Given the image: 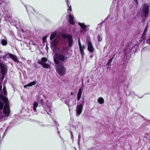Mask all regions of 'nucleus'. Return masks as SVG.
Returning a JSON list of instances; mask_svg holds the SVG:
<instances>
[{"mask_svg": "<svg viewBox=\"0 0 150 150\" xmlns=\"http://www.w3.org/2000/svg\"><path fill=\"white\" fill-rule=\"evenodd\" d=\"M27 10V12H28V11H31V10H33L34 11H35L34 9L31 6H25Z\"/></svg>", "mask_w": 150, "mask_h": 150, "instance_id": "aec40b11", "label": "nucleus"}, {"mask_svg": "<svg viewBox=\"0 0 150 150\" xmlns=\"http://www.w3.org/2000/svg\"><path fill=\"white\" fill-rule=\"evenodd\" d=\"M98 103L100 104H102L104 103V100L102 97L99 98L98 100Z\"/></svg>", "mask_w": 150, "mask_h": 150, "instance_id": "6ab92c4d", "label": "nucleus"}, {"mask_svg": "<svg viewBox=\"0 0 150 150\" xmlns=\"http://www.w3.org/2000/svg\"><path fill=\"white\" fill-rule=\"evenodd\" d=\"M73 93L72 92H71V95H73Z\"/></svg>", "mask_w": 150, "mask_h": 150, "instance_id": "a19ab883", "label": "nucleus"}, {"mask_svg": "<svg viewBox=\"0 0 150 150\" xmlns=\"http://www.w3.org/2000/svg\"><path fill=\"white\" fill-rule=\"evenodd\" d=\"M65 103L69 106H69L71 105L70 104V103H69L68 102H65ZM69 110L70 111V109L69 108Z\"/></svg>", "mask_w": 150, "mask_h": 150, "instance_id": "bb28decb", "label": "nucleus"}, {"mask_svg": "<svg viewBox=\"0 0 150 150\" xmlns=\"http://www.w3.org/2000/svg\"><path fill=\"white\" fill-rule=\"evenodd\" d=\"M31 61L30 60H28L27 61V63L28 64H31Z\"/></svg>", "mask_w": 150, "mask_h": 150, "instance_id": "473e14b6", "label": "nucleus"}, {"mask_svg": "<svg viewBox=\"0 0 150 150\" xmlns=\"http://www.w3.org/2000/svg\"><path fill=\"white\" fill-rule=\"evenodd\" d=\"M37 82L36 81H34L33 82H31L29 83L27 85H26L24 86V88H26L28 87L31 86H32L35 85L36 84H37Z\"/></svg>", "mask_w": 150, "mask_h": 150, "instance_id": "f8f14e48", "label": "nucleus"}, {"mask_svg": "<svg viewBox=\"0 0 150 150\" xmlns=\"http://www.w3.org/2000/svg\"><path fill=\"white\" fill-rule=\"evenodd\" d=\"M71 138L72 140H73L74 136L72 133L71 132Z\"/></svg>", "mask_w": 150, "mask_h": 150, "instance_id": "2f4dec72", "label": "nucleus"}, {"mask_svg": "<svg viewBox=\"0 0 150 150\" xmlns=\"http://www.w3.org/2000/svg\"><path fill=\"white\" fill-rule=\"evenodd\" d=\"M56 35L57 33L55 32H54L52 34L50 38V39L51 40V47L53 50L55 49L56 48L58 43L57 40L55 38Z\"/></svg>", "mask_w": 150, "mask_h": 150, "instance_id": "39448f33", "label": "nucleus"}, {"mask_svg": "<svg viewBox=\"0 0 150 150\" xmlns=\"http://www.w3.org/2000/svg\"><path fill=\"white\" fill-rule=\"evenodd\" d=\"M118 81L119 82H120V83H121L122 82V81L121 79V76H120L118 77Z\"/></svg>", "mask_w": 150, "mask_h": 150, "instance_id": "a878e982", "label": "nucleus"}, {"mask_svg": "<svg viewBox=\"0 0 150 150\" xmlns=\"http://www.w3.org/2000/svg\"><path fill=\"white\" fill-rule=\"evenodd\" d=\"M1 43L3 45H6L7 44V42L6 40L2 39L1 40Z\"/></svg>", "mask_w": 150, "mask_h": 150, "instance_id": "412c9836", "label": "nucleus"}, {"mask_svg": "<svg viewBox=\"0 0 150 150\" xmlns=\"http://www.w3.org/2000/svg\"><path fill=\"white\" fill-rule=\"evenodd\" d=\"M0 98L3 100L4 103H5V105L3 108L4 103L0 101V115L2 118L0 120H2L3 119L4 117H8L9 116L10 111L8 99L2 94L0 95Z\"/></svg>", "mask_w": 150, "mask_h": 150, "instance_id": "7ed1b4c3", "label": "nucleus"}, {"mask_svg": "<svg viewBox=\"0 0 150 150\" xmlns=\"http://www.w3.org/2000/svg\"><path fill=\"white\" fill-rule=\"evenodd\" d=\"M120 99H121V98H120Z\"/></svg>", "mask_w": 150, "mask_h": 150, "instance_id": "c03bdc74", "label": "nucleus"}, {"mask_svg": "<svg viewBox=\"0 0 150 150\" xmlns=\"http://www.w3.org/2000/svg\"><path fill=\"white\" fill-rule=\"evenodd\" d=\"M12 55V54L11 53L6 54L3 57V59H6L7 58H8L9 57L11 58V56Z\"/></svg>", "mask_w": 150, "mask_h": 150, "instance_id": "a211bd4d", "label": "nucleus"}, {"mask_svg": "<svg viewBox=\"0 0 150 150\" xmlns=\"http://www.w3.org/2000/svg\"><path fill=\"white\" fill-rule=\"evenodd\" d=\"M102 37L101 35H99L98 36V42H101L102 40Z\"/></svg>", "mask_w": 150, "mask_h": 150, "instance_id": "5701e85b", "label": "nucleus"}, {"mask_svg": "<svg viewBox=\"0 0 150 150\" xmlns=\"http://www.w3.org/2000/svg\"><path fill=\"white\" fill-rule=\"evenodd\" d=\"M54 123L56 125H58V126H59V124H57V122L56 121H54Z\"/></svg>", "mask_w": 150, "mask_h": 150, "instance_id": "f704fd0d", "label": "nucleus"}, {"mask_svg": "<svg viewBox=\"0 0 150 150\" xmlns=\"http://www.w3.org/2000/svg\"><path fill=\"white\" fill-rule=\"evenodd\" d=\"M11 58L14 61L17 63L19 62L17 57L15 55L12 54V55L11 57Z\"/></svg>", "mask_w": 150, "mask_h": 150, "instance_id": "2eb2a0df", "label": "nucleus"}, {"mask_svg": "<svg viewBox=\"0 0 150 150\" xmlns=\"http://www.w3.org/2000/svg\"><path fill=\"white\" fill-rule=\"evenodd\" d=\"M80 137H81V135H80V134L79 133V135L78 139L79 142V141L80 139Z\"/></svg>", "mask_w": 150, "mask_h": 150, "instance_id": "72a5a7b5", "label": "nucleus"}, {"mask_svg": "<svg viewBox=\"0 0 150 150\" xmlns=\"http://www.w3.org/2000/svg\"><path fill=\"white\" fill-rule=\"evenodd\" d=\"M85 103L84 98H83L79 102H78V105H77L76 110V115L78 117L81 113Z\"/></svg>", "mask_w": 150, "mask_h": 150, "instance_id": "20e7f679", "label": "nucleus"}, {"mask_svg": "<svg viewBox=\"0 0 150 150\" xmlns=\"http://www.w3.org/2000/svg\"><path fill=\"white\" fill-rule=\"evenodd\" d=\"M38 63L41 64L44 68H47L50 67V65L49 63L50 62L48 61L46 58L42 57L40 61L38 62Z\"/></svg>", "mask_w": 150, "mask_h": 150, "instance_id": "6e6552de", "label": "nucleus"}, {"mask_svg": "<svg viewBox=\"0 0 150 150\" xmlns=\"http://www.w3.org/2000/svg\"><path fill=\"white\" fill-rule=\"evenodd\" d=\"M113 59V57H112L109 59V60L108 62V64H110V63L112 62Z\"/></svg>", "mask_w": 150, "mask_h": 150, "instance_id": "c85d7f7f", "label": "nucleus"}, {"mask_svg": "<svg viewBox=\"0 0 150 150\" xmlns=\"http://www.w3.org/2000/svg\"><path fill=\"white\" fill-rule=\"evenodd\" d=\"M86 42L88 45V50L91 53L94 52V49L91 43V42L89 38H87Z\"/></svg>", "mask_w": 150, "mask_h": 150, "instance_id": "9d476101", "label": "nucleus"}, {"mask_svg": "<svg viewBox=\"0 0 150 150\" xmlns=\"http://www.w3.org/2000/svg\"><path fill=\"white\" fill-rule=\"evenodd\" d=\"M6 129H4L3 128L0 129V140L2 138L3 136V134L4 133V131H6Z\"/></svg>", "mask_w": 150, "mask_h": 150, "instance_id": "4468645a", "label": "nucleus"}, {"mask_svg": "<svg viewBox=\"0 0 150 150\" xmlns=\"http://www.w3.org/2000/svg\"><path fill=\"white\" fill-rule=\"evenodd\" d=\"M146 30H144L143 33V35H142V36H145L146 34Z\"/></svg>", "mask_w": 150, "mask_h": 150, "instance_id": "cd10ccee", "label": "nucleus"}, {"mask_svg": "<svg viewBox=\"0 0 150 150\" xmlns=\"http://www.w3.org/2000/svg\"><path fill=\"white\" fill-rule=\"evenodd\" d=\"M46 38H47V36H45V37H43L42 38V40H45L46 39Z\"/></svg>", "mask_w": 150, "mask_h": 150, "instance_id": "c9c22d12", "label": "nucleus"}, {"mask_svg": "<svg viewBox=\"0 0 150 150\" xmlns=\"http://www.w3.org/2000/svg\"><path fill=\"white\" fill-rule=\"evenodd\" d=\"M3 66L5 68H6L5 66H4V65H3V64H0V67H1V66Z\"/></svg>", "mask_w": 150, "mask_h": 150, "instance_id": "4c0bfd02", "label": "nucleus"}, {"mask_svg": "<svg viewBox=\"0 0 150 150\" xmlns=\"http://www.w3.org/2000/svg\"><path fill=\"white\" fill-rule=\"evenodd\" d=\"M80 48L84 50L86 48V47L84 45H83L82 46L81 45V46H80Z\"/></svg>", "mask_w": 150, "mask_h": 150, "instance_id": "393cba45", "label": "nucleus"}, {"mask_svg": "<svg viewBox=\"0 0 150 150\" xmlns=\"http://www.w3.org/2000/svg\"><path fill=\"white\" fill-rule=\"evenodd\" d=\"M37 100L38 102L35 101L33 104V109L35 114H37L36 108L38 107V103H39L42 105V108H44L43 110H41V112L44 113L47 112L48 114L50 115V104L49 101L47 100L45 103H44L43 102V100L39 96L37 97Z\"/></svg>", "mask_w": 150, "mask_h": 150, "instance_id": "f03ea898", "label": "nucleus"}, {"mask_svg": "<svg viewBox=\"0 0 150 150\" xmlns=\"http://www.w3.org/2000/svg\"><path fill=\"white\" fill-rule=\"evenodd\" d=\"M4 17H6V16H4Z\"/></svg>", "mask_w": 150, "mask_h": 150, "instance_id": "79ce46f5", "label": "nucleus"}, {"mask_svg": "<svg viewBox=\"0 0 150 150\" xmlns=\"http://www.w3.org/2000/svg\"><path fill=\"white\" fill-rule=\"evenodd\" d=\"M22 31H23V30H22Z\"/></svg>", "mask_w": 150, "mask_h": 150, "instance_id": "37998d69", "label": "nucleus"}, {"mask_svg": "<svg viewBox=\"0 0 150 150\" xmlns=\"http://www.w3.org/2000/svg\"><path fill=\"white\" fill-rule=\"evenodd\" d=\"M5 89H6V87L5 86H4L3 87V90H5Z\"/></svg>", "mask_w": 150, "mask_h": 150, "instance_id": "ea45409f", "label": "nucleus"}, {"mask_svg": "<svg viewBox=\"0 0 150 150\" xmlns=\"http://www.w3.org/2000/svg\"><path fill=\"white\" fill-rule=\"evenodd\" d=\"M3 93L4 95H6L7 93V91L6 89L5 90H3Z\"/></svg>", "mask_w": 150, "mask_h": 150, "instance_id": "b1692460", "label": "nucleus"}, {"mask_svg": "<svg viewBox=\"0 0 150 150\" xmlns=\"http://www.w3.org/2000/svg\"><path fill=\"white\" fill-rule=\"evenodd\" d=\"M82 92V88H80L79 89V91L77 94V99L78 101H79L81 98Z\"/></svg>", "mask_w": 150, "mask_h": 150, "instance_id": "ddd939ff", "label": "nucleus"}, {"mask_svg": "<svg viewBox=\"0 0 150 150\" xmlns=\"http://www.w3.org/2000/svg\"><path fill=\"white\" fill-rule=\"evenodd\" d=\"M62 36L64 39L67 40L68 42V47H71L72 46L73 42L72 36L68 34H62Z\"/></svg>", "mask_w": 150, "mask_h": 150, "instance_id": "0eeeda50", "label": "nucleus"}, {"mask_svg": "<svg viewBox=\"0 0 150 150\" xmlns=\"http://www.w3.org/2000/svg\"><path fill=\"white\" fill-rule=\"evenodd\" d=\"M78 45L79 46V48H80V46H81V45L79 39L78 40Z\"/></svg>", "mask_w": 150, "mask_h": 150, "instance_id": "c756f323", "label": "nucleus"}, {"mask_svg": "<svg viewBox=\"0 0 150 150\" xmlns=\"http://www.w3.org/2000/svg\"><path fill=\"white\" fill-rule=\"evenodd\" d=\"M93 56H94V54H91L90 55V57L91 58H92Z\"/></svg>", "mask_w": 150, "mask_h": 150, "instance_id": "e433bc0d", "label": "nucleus"}, {"mask_svg": "<svg viewBox=\"0 0 150 150\" xmlns=\"http://www.w3.org/2000/svg\"><path fill=\"white\" fill-rule=\"evenodd\" d=\"M78 24L83 30L86 29L87 31L89 30V29L88 28V29H86V28L89 26V25L87 26L84 23H79Z\"/></svg>", "mask_w": 150, "mask_h": 150, "instance_id": "9b49d317", "label": "nucleus"}, {"mask_svg": "<svg viewBox=\"0 0 150 150\" xmlns=\"http://www.w3.org/2000/svg\"><path fill=\"white\" fill-rule=\"evenodd\" d=\"M149 12V6L146 4H144L142 10V16L146 17L147 16Z\"/></svg>", "mask_w": 150, "mask_h": 150, "instance_id": "1a4fd4ad", "label": "nucleus"}, {"mask_svg": "<svg viewBox=\"0 0 150 150\" xmlns=\"http://www.w3.org/2000/svg\"><path fill=\"white\" fill-rule=\"evenodd\" d=\"M35 122L38 125L40 126L43 127L47 126L46 125H44L43 123L42 122H40L37 120H35Z\"/></svg>", "mask_w": 150, "mask_h": 150, "instance_id": "f3484780", "label": "nucleus"}, {"mask_svg": "<svg viewBox=\"0 0 150 150\" xmlns=\"http://www.w3.org/2000/svg\"><path fill=\"white\" fill-rule=\"evenodd\" d=\"M110 18L111 19H112L113 21L115 20L116 19L115 16L114 15L112 14H110L107 17V18L106 19H108Z\"/></svg>", "mask_w": 150, "mask_h": 150, "instance_id": "dca6fc26", "label": "nucleus"}, {"mask_svg": "<svg viewBox=\"0 0 150 150\" xmlns=\"http://www.w3.org/2000/svg\"><path fill=\"white\" fill-rule=\"evenodd\" d=\"M57 131H58V134H59V136H60V137L61 138V137L60 136V134H59L60 132H59V131H58V128H57Z\"/></svg>", "mask_w": 150, "mask_h": 150, "instance_id": "58836bf2", "label": "nucleus"}, {"mask_svg": "<svg viewBox=\"0 0 150 150\" xmlns=\"http://www.w3.org/2000/svg\"><path fill=\"white\" fill-rule=\"evenodd\" d=\"M68 49L66 47H61L58 48L57 52L54 57L55 68L57 72L60 75L65 74L66 69L63 65V62L67 59Z\"/></svg>", "mask_w": 150, "mask_h": 150, "instance_id": "f257e3e1", "label": "nucleus"}, {"mask_svg": "<svg viewBox=\"0 0 150 150\" xmlns=\"http://www.w3.org/2000/svg\"><path fill=\"white\" fill-rule=\"evenodd\" d=\"M65 2L68 6L67 11L68 13L69 14V22L71 24L74 25L75 23L74 21V16L71 14L72 11L71 6L69 5V0H65Z\"/></svg>", "mask_w": 150, "mask_h": 150, "instance_id": "423d86ee", "label": "nucleus"}, {"mask_svg": "<svg viewBox=\"0 0 150 150\" xmlns=\"http://www.w3.org/2000/svg\"><path fill=\"white\" fill-rule=\"evenodd\" d=\"M79 49H80V52L81 55V57H82V58H83V57L84 54L83 50L82 49H81V48H80Z\"/></svg>", "mask_w": 150, "mask_h": 150, "instance_id": "4be33fe9", "label": "nucleus"}, {"mask_svg": "<svg viewBox=\"0 0 150 150\" xmlns=\"http://www.w3.org/2000/svg\"><path fill=\"white\" fill-rule=\"evenodd\" d=\"M134 1L136 3V6H137L138 4V0H134Z\"/></svg>", "mask_w": 150, "mask_h": 150, "instance_id": "7c9ffc66", "label": "nucleus"}]
</instances>
